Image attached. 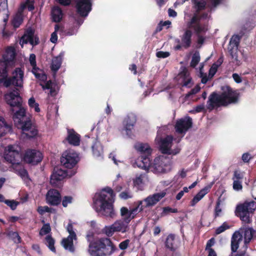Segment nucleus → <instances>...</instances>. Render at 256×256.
<instances>
[{
    "instance_id": "nucleus-57",
    "label": "nucleus",
    "mask_w": 256,
    "mask_h": 256,
    "mask_svg": "<svg viewBox=\"0 0 256 256\" xmlns=\"http://www.w3.org/2000/svg\"><path fill=\"white\" fill-rule=\"evenodd\" d=\"M130 240L128 239H126L122 242L119 244V248L122 250H124L126 249L129 245Z\"/></svg>"
},
{
    "instance_id": "nucleus-50",
    "label": "nucleus",
    "mask_w": 256,
    "mask_h": 256,
    "mask_svg": "<svg viewBox=\"0 0 256 256\" xmlns=\"http://www.w3.org/2000/svg\"><path fill=\"white\" fill-rule=\"evenodd\" d=\"M178 212L176 208H172L169 206L163 208V210L162 212V216H164L169 213H176Z\"/></svg>"
},
{
    "instance_id": "nucleus-43",
    "label": "nucleus",
    "mask_w": 256,
    "mask_h": 256,
    "mask_svg": "<svg viewBox=\"0 0 256 256\" xmlns=\"http://www.w3.org/2000/svg\"><path fill=\"white\" fill-rule=\"evenodd\" d=\"M51 231V228L50 224H45L43 225L42 228H41L39 234L40 236H44V234H46L50 233Z\"/></svg>"
},
{
    "instance_id": "nucleus-39",
    "label": "nucleus",
    "mask_w": 256,
    "mask_h": 256,
    "mask_svg": "<svg viewBox=\"0 0 256 256\" xmlns=\"http://www.w3.org/2000/svg\"><path fill=\"white\" fill-rule=\"evenodd\" d=\"M92 148L94 155L96 156H100L102 148L98 142H95L92 146Z\"/></svg>"
},
{
    "instance_id": "nucleus-17",
    "label": "nucleus",
    "mask_w": 256,
    "mask_h": 256,
    "mask_svg": "<svg viewBox=\"0 0 256 256\" xmlns=\"http://www.w3.org/2000/svg\"><path fill=\"white\" fill-rule=\"evenodd\" d=\"M46 202L52 206H57L62 201V196L60 192L56 189L52 188L48 190L46 194Z\"/></svg>"
},
{
    "instance_id": "nucleus-2",
    "label": "nucleus",
    "mask_w": 256,
    "mask_h": 256,
    "mask_svg": "<svg viewBox=\"0 0 256 256\" xmlns=\"http://www.w3.org/2000/svg\"><path fill=\"white\" fill-rule=\"evenodd\" d=\"M115 196L112 189L110 187H106L100 193L96 194L94 198V207L96 210L106 217L114 218L116 216L113 206Z\"/></svg>"
},
{
    "instance_id": "nucleus-26",
    "label": "nucleus",
    "mask_w": 256,
    "mask_h": 256,
    "mask_svg": "<svg viewBox=\"0 0 256 256\" xmlns=\"http://www.w3.org/2000/svg\"><path fill=\"white\" fill-rule=\"evenodd\" d=\"M144 208L142 206V201L138 202L137 206L130 210L129 216L124 218L125 222L128 224L132 219L134 218L137 214L143 210Z\"/></svg>"
},
{
    "instance_id": "nucleus-59",
    "label": "nucleus",
    "mask_w": 256,
    "mask_h": 256,
    "mask_svg": "<svg viewBox=\"0 0 256 256\" xmlns=\"http://www.w3.org/2000/svg\"><path fill=\"white\" fill-rule=\"evenodd\" d=\"M170 55V52H168L158 51L156 53V56L158 58H166Z\"/></svg>"
},
{
    "instance_id": "nucleus-41",
    "label": "nucleus",
    "mask_w": 256,
    "mask_h": 256,
    "mask_svg": "<svg viewBox=\"0 0 256 256\" xmlns=\"http://www.w3.org/2000/svg\"><path fill=\"white\" fill-rule=\"evenodd\" d=\"M193 28L198 35H200L202 32L204 33L208 30L206 26H202L200 24L194 25Z\"/></svg>"
},
{
    "instance_id": "nucleus-19",
    "label": "nucleus",
    "mask_w": 256,
    "mask_h": 256,
    "mask_svg": "<svg viewBox=\"0 0 256 256\" xmlns=\"http://www.w3.org/2000/svg\"><path fill=\"white\" fill-rule=\"evenodd\" d=\"M22 44L28 42L32 46H36L40 43L39 38L37 36H34V31L32 28L26 30L24 36L22 38Z\"/></svg>"
},
{
    "instance_id": "nucleus-22",
    "label": "nucleus",
    "mask_w": 256,
    "mask_h": 256,
    "mask_svg": "<svg viewBox=\"0 0 256 256\" xmlns=\"http://www.w3.org/2000/svg\"><path fill=\"white\" fill-rule=\"evenodd\" d=\"M192 32L190 29H186L183 34L180 36V41L182 42L184 48L188 49L190 47L192 44Z\"/></svg>"
},
{
    "instance_id": "nucleus-5",
    "label": "nucleus",
    "mask_w": 256,
    "mask_h": 256,
    "mask_svg": "<svg viewBox=\"0 0 256 256\" xmlns=\"http://www.w3.org/2000/svg\"><path fill=\"white\" fill-rule=\"evenodd\" d=\"M134 147L140 154V156L136 160L134 164L138 168L148 170L152 164L150 160L152 149L146 143L137 142L134 144Z\"/></svg>"
},
{
    "instance_id": "nucleus-15",
    "label": "nucleus",
    "mask_w": 256,
    "mask_h": 256,
    "mask_svg": "<svg viewBox=\"0 0 256 256\" xmlns=\"http://www.w3.org/2000/svg\"><path fill=\"white\" fill-rule=\"evenodd\" d=\"M166 195V192L164 191L150 195L142 200V206L144 208L153 206L164 198Z\"/></svg>"
},
{
    "instance_id": "nucleus-6",
    "label": "nucleus",
    "mask_w": 256,
    "mask_h": 256,
    "mask_svg": "<svg viewBox=\"0 0 256 256\" xmlns=\"http://www.w3.org/2000/svg\"><path fill=\"white\" fill-rule=\"evenodd\" d=\"M256 208V203L254 201H246L242 204L237 205L235 214L242 221L246 224H250L251 222L250 214L253 213Z\"/></svg>"
},
{
    "instance_id": "nucleus-8",
    "label": "nucleus",
    "mask_w": 256,
    "mask_h": 256,
    "mask_svg": "<svg viewBox=\"0 0 256 256\" xmlns=\"http://www.w3.org/2000/svg\"><path fill=\"white\" fill-rule=\"evenodd\" d=\"M80 160L78 154L72 150H66L60 158L62 164L68 168H73Z\"/></svg>"
},
{
    "instance_id": "nucleus-33",
    "label": "nucleus",
    "mask_w": 256,
    "mask_h": 256,
    "mask_svg": "<svg viewBox=\"0 0 256 256\" xmlns=\"http://www.w3.org/2000/svg\"><path fill=\"white\" fill-rule=\"evenodd\" d=\"M14 170L18 172V174L22 178H24L28 175L27 170L24 168L21 162L18 164L12 166Z\"/></svg>"
},
{
    "instance_id": "nucleus-49",
    "label": "nucleus",
    "mask_w": 256,
    "mask_h": 256,
    "mask_svg": "<svg viewBox=\"0 0 256 256\" xmlns=\"http://www.w3.org/2000/svg\"><path fill=\"white\" fill-rule=\"evenodd\" d=\"M4 203L10 206L12 210H16L18 204V202L14 200H6Z\"/></svg>"
},
{
    "instance_id": "nucleus-40",
    "label": "nucleus",
    "mask_w": 256,
    "mask_h": 256,
    "mask_svg": "<svg viewBox=\"0 0 256 256\" xmlns=\"http://www.w3.org/2000/svg\"><path fill=\"white\" fill-rule=\"evenodd\" d=\"M200 56L198 52H196L192 56L190 62V66L195 68L200 61Z\"/></svg>"
},
{
    "instance_id": "nucleus-45",
    "label": "nucleus",
    "mask_w": 256,
    "mask_h": 256,
    "mask_svg": "<svg viewBox=\"0 0 256 256\" xmlns=\"http://www.w3.org/2000/svg\"><path fill=\"white\" fill-rule=\"evenodd\" d=\"M29 61L34 70H40L39 68L36 66V56L34 54H30Z\"/></svg>"
},
{
    "instance_id": "nucleus-4",
    "label": "nucleus",
    "mask_w": 256,
    "mask_h": 256,
    "mask_svg": "<svg viewBox=\"0 0 256 256\" xmlns=\"http://www.w3.org/2000/svg\"><path fill=\"white\" fill-rule=\"evenodd\" d=\"M116 248L110 238H101L94 239L90 242L88 251L92 256H106L114 253Z\"/></svg>"
},
{
    "instance_id": "nucleus-47",
    "label": "nucleus",
    "mask_w": 256,
    "mask_h": 256,
    "mask_svg": "<svg viewBox=\"0 0 256 256\" xmlns=\"http://www.w3.org/2000/svg\"><path fill=\"white\" fill-rule=\"evenodd\" d=\"M244 178V174L240 170H234L232 176V180L242 181Z\"/></svg>"
},
{
    "instance_id": "nucleus-56",
    "label": "nucleus",
    "mask_w": 256,
    "mask_h": 256,
    "mask_svg": "<svg viewBox=\"0 0 256 256\" xmlns=\"http://www.w3.org/2000/svg\"><path fill=\"white\" fill-rule=\"evenodd\" d=\"M12 32L6 30V27H3L2 34L4 38H9L12 34Z\"/></svg>"
},
{
    "instance_id": "nucleus-14",
    "label": "nucleus",
    "mask_w": 256,
    "mask_h": 256,
    "mask_svg": "<svg viewBox=\"0 0 256 256\" xmlns=\"http://www.w3.org/2000/svg\"><path fill=\"white\" fill-rule=\"evenodd\" d=\"M192 118L188 116L184 118L178 120L175 124V129L178 133L185 134L192 127Z\"/></svg>"
},
{
    "instance_id": "nucleus-24",
    "label": "nucleus",
    "mask_w": 256,
    "mask_h": 256,
    "mask_svg": "<svg viewBox=\"0 0 256 256\" xmlns=\"http://www.w3.org/2000/svg\"><path fill=\"white\" fill-rule=\"evenodd\" d=\"M212 184L206 186L202 188L192 199L190 201V206H194L210 190Z\"/></svg>"
},
{
    "instance_id": "nucleus-16",
    "label": "nucleus",
    "mask_w": 256,
    "mask_h": 256,
    "mask_svg": "<svg viewBox=\"0 0 256 256\" xmlns=\"http://www.w3.org/2000/svg\"><path fill=\"white\" fill-rule=\"evenodd\" d=\"M224 102L223 100L221 94H220L216 92H212L208 97L207 102L208 108L212 110L215 108H218L221 106H224Z\"/></svg>"
},
{
    "instance_id": "nucleus-60",
    "label": "nucleus",
    "mask_w": 256,
    "mask_h": 256,
    "mask_svg": "<svg viewBox=\"0 0 256 256\" xmlns=\"http://www.w3.org/2000/svg\"><path fill=\"white\" fill-rule=\"evenodd\" d=\"M218 68L217 66H216L215 64H212V66L209 70L208 76H210V78H212L216 72Z\"/></svg>"
},
{
    "instance_id": "nucleus-62",
    "label": "nucleus",
    "mask_w": 256,
    "mask_h": 256,
    "mask_svg": "<svg viewBox=\"0 0 256 256\" xmlns=\"http://www.w3.org/2000/svg\"><path fill=\"white\" fill-rule=\"evenodd\" d=\"M120 197L123 200H128L132 198V196L128 191H124L120 194Z\"/></svg>"
},
{
    "instance_id": "nucleus-27",
    "label": "nucleus",
    "mask_w": 256,
    "mask_h": 256,
    "mask_svg": "<svg viewBox=\"0 0 256 256\" xmlns=\"http://www.w3.org/2000/svg\"><path fill=\"white\" fill-rule=\"evenodd\" d=\"M12 132L11 124H8L4 118L0 116V138L4 136L8 133Z\"/></svg>"
},
{
    "instance_id": "nucleus-42",
    "label": "nucleus",
    "mask_w": 256,
    "mask_h": 256,
    "mask_svg": "<svg viewBox=\"0 0 256 256\" xmlns=\"http://www.w3.org/2000/svg\"><path fill=\"white\" fill-rule=\"evenodd\" d=\"M240 37L238 35L233 36L230 40V44H234L236 48V50H238L240 42Z\"/></svg>"
},
{
    "instance_id": "nucleus-61",
    "label": "nucleus",
    "mask_w": 256,
    "mask_h": 256,
    "mask_svg": "<svg viewBox=\"0 0 256 256\" xmlns=\"http://www.w3.org/2000/svg\"><path fill=\"white\" fill-rule=\"evenodd\" d=\"M38 70H34L33 69L32 70V72L35 76L36 78L42 80H44V79H46V75L44 74H40V73H38L36 72Z\"/></svg>"
},
{
    "instance_id": "nucleus-52",
    "label": "nucleus",
    "mask_w": 256,
    "mask_h": 256,
    "mask_svg": "<svg viewBox=\"0 0 256 256\" xmlns=\"http://www.w3.org/2000/svg\"><path fill=\"white\" fill-rule=\"evenodd\" d=\"M233 184H232V188L233 189L236 191H239L242 190V181L240 180H233Z\"/></svg>"
},
{
    "instance_id": "nucleus-48",
    "label": "nucleus",
    "mask_w": 256,
    "mask_h": 256,
    "mask_svg": "<svg viewBox=\"0 0 256 256\" xmlns=\"http://www.w3.org/2000/svg\"><path fill=\"white\" fill-rule=\"evenodd\" d=\"M72 196H64L62 198L61 202L64 207L66 208L68 204H71L72 201Z\"/></svg>"
},
{
    "instance_id": "nucleus-3",
    "label": "nucleus",
    "mask_w": 256,
    "mask_h": 256,
    "mask_svg": "<svg viewBox=\"0 0 256 256\" xmlns=\"http://www.w3.org/2000/svg\"><path fill=\"white\" fill-rule=\"evenodd\" d=\"M16 126L22 130V134L30 139L36 138L38 133V126L32 116L26 114V108L16 110L12 115Z\"/></svg>"
},
{
    "instance_id": "nucleus-46",
    "label": "nucleus",
    "mask_w": 256,
    "mask_h": 256,
    "mask_svg": "<svg viewBox=\"0 0 256 256\" xmlns=\"http://www.w3.org/2000/svg\"><path fill=\"white\" fill-rule=\"evenodd\" d=\"M222 0H208V2H210L207 4V7L210 10H212L213 8H216L222 3Z\"/></svg>"
},
{
    "instance_id": "nucleus-38",
    "label": "nucleus",
    "mask_w": 256,
    "mask_h": 256,
    "mask_svg": "<svg viewBox=\"0 0 256 256\" xmlns=\"http://www.w3.org/2000/svg\"><path fill=\"white\" fill-rule=\"evenodd\" d=\"M201 20V17H200L198 14H195L190 19V21L188 23V27L189 28H194V24H200V22Z\"/></svg>"
},
{
    "instance_id": "nucleus-51",
    "label": "nucleus",
    "mask_w": 256,
    "mask_h": 256,
    "mask_svg": "<svg viewBox=\"0 0 256 256\" xmlns=\"http://www.w3.org/2000/svg\"><path fill=\"white\" fill-rule=\"evenodd\" d=\"M52 208L48 206H39L38 208L37 212L40 214H44L45 212H50Z\"/></svg>"
},
{
    "instance_id": "nucleus-30",
    "label": "nucleus",
    "mask_w": 256,
    "mask_h": 256,
    "mask_svg": "<svg viewBox=\"0 0 256 256\" xmlns=\"http://www.w3.org/2000/svg\"><path fill=\"white\" fill-rule=\"evenodd\" d=\"M179 76L182 78V86H188V84L192 82V78L190 76V74L186 68H184L179 74Z\"/></svg>"
},
{
    "instance_id": "nucleus-18",
    "label": "nucleus",
    "mask_w": 256,
    "mask_h": 256,
    "mask_svg": "<svg viewBox=\"0 0 256 256\" xmlns=\"http://www.w3.org/2000/svg\"><path fill=\"white\" fill-rule=\"evenodd\" d=\"M136 120V116L132 113L128 114L124 119L122 124L128 136L132 135Z\"/></svg>"
},
{
    "instance_id": "nucleus-64",
    "label": "nucleus",
    "mask_w": 256,
    "mask_h": 256,
    "mask_svg": "<svg viewBox=\"0 0 256 256\" xmlns=\"http://www.w3.org/2000/svg\"><path fill=\"white\" fill-rule=\"evenodd\" d=\"M251 158L252 157L248 152L244 153L242 156V159L244 162H248Z\"/></svg>"
},
{
    "instance_id": "nucleus-20",
    "label": "nucleus",
    "mask_w": 256,
    "mask_h": 256,
    "mask_svg": "<svg viewBox=\"0 0 256 256\" xmlns=\"http://www.w3.org/2000/svg\"><path fill=\"white\" fill-rule=\"evenodd\" d=\"M68 135L66 140L69 144L74 146H78L80 142V136L74 129L68 128Z\"/></svg>"
},
{
    "instance_id": "nucleus-31",
    "label": "nucleus",
    "mask_w": 256,
    "mask_h": 256,
    "mask_svg": "<svg viewBox=\"0 0 256 256\" xmlns=\"http://www.w3.org/2000/svg\"><path fill=\"white\" fill-rule=\"evenodd\" d=\"M76 238L68 236L67 238L62 239V244L66 250H68L71 252H74V247L73 240Z\"/></svg>"
},
{
    "instance_id": "nucleus-25",
    "label": "nucleus",
    "mask_w": 256,
    "mask_h": 256,
    "mask_svg": "<svg viewBox=\"0 0 256 256\" xmlns=\"http://www.w3.org/2000/svg\"><path fill=\"white\" fill-rule=\"evenodd\" d=\"M255 230L252 228L247 227L242 230L241 234H242V238H244V244L245 250L248 248V244L250 242L254 236Z\"/></svg>"
},
{
    "instance_id": "nucleus-44",
    "label": "nucleus",
    "mask_w": 256,
    "mask_h": 256,
    "mask_svg": "<svg viewBox=\"0 0 256 256\" xmlns=\"http://www.w3.org/2000/svg\"><path fill=\"white\" fill-rule=\"evenodd\" d=\"M230 228V226L226 222H224L220 226L218 227L215 230V234L218 235L219 234L226 230Z\"/></svg>"
},
{
    "instance_id": "nucleus-11",
    "label": "nucleus",
    "mask_w": 256,
    "mask_h": 256,
    "mask_svg": "<svg viewBox=\"0 0 256 256\" xmlns=\"http://www.w3.org/2000/svg\"><path fill=\"white\" fill-rule=\"evenodd\" d=\"M67 176L68 173L66 170L55 167L50 176V184L54 187L60 188L62 186V180Z\"/></svg>"
},
{
    "instance_id": "nucleus-37",
    "label": "nucleus",
    "mask_w": 256,
    "mask_h": 256,
    "mask_svg": "<svg viewBox=\"0 0 256 256\" xmlns=\"http://www.w3.org/2000/svg\"><path fill=\"white\" fill-rule=\"evenodd\" d=\"M8 235L15 243L21 242V238L17 232L10 231L8 232Z\"/></svg>"
},
{
    "instance_id": "nucleus-10",
    "label": "nucleus",
    "mask_w": 256,
    "mask_h": 256,
    "mask_svg": "<svg viewBox=\"0 0 256 256\" xmlns=\"http://www.w3.org/2000/svg\"><path fill=\"white\" fill-rule=\"evenodd\" d=\"M173 137L170 136H166L164 138H161L158 142L159 150L163 154H176L180 152V149L173 150H171Z\"/></svg>"
},
{
    "instance_id": "nucleus-53",
    "label": "nucleus",
    "mask_w": 256,
    "mask_h": 256,
    "mask_svg": "<svg viewBox=\"0 0 256 256\" xmlns=\"http://www.w3.org/2000/svg\"><path fill=\"white\" fill-rule=\"evenodd\" d=\"M104 233L108 236H111L116 231L114 228L112 224L109 226H106L104 228Z\"/></svg>"
},
{
    "instance_id": "nucleus-7",
    "label": "nucleus",
    "mask_w": 256,
    "mask_h": 256,
    "mask_svg": "<svg viewBox=\"0 0 256 256\" xmlns=\"http://www.w3.org/2000/svg\"><path fill=\"white\" fill-rule=\"evenodd\" d=\"M21 148L17 144H10L6 147L4 152V158L12 166L21 162L22 156Z\"/></svg>"
},
{
    "instance_id": "nucleus-58",
    "label": "nucleus",
    "mask_w": 256,
    "mask_h": 256,
    "mask_svg": "<svg viewBox=\"0 0 256 256\" xmlns=\"http://www.w3.org/2000/svg\"><path fill=\"white\" fill-rule=\"evenodd\" d=\"M66 230L70 234L68 236H73V238L76 237V234L73 230V226L72 224L70 223L68 224Z\"/></svg>"
},
{
    "instance_id": "nucleus-28",
    "label": "nucleus",
    "mask_w": 256,
    "mask_h": 256,
    "mask_svg": "<svg viewBox=\"0 0 256 256\" xmlns=\"http://www.w3.org/2000/svg\"><path fill=\"white\" fill-rule=\"evenodd\" d=\"M62 11L60 8L54 6L52 8L51 16L52 20L55 22H59L62 18Z\"/></svg>"
},
{
    "instance_id": "nucleus-23",
    "label": "nucleus",
    "mask_w": 256,
    "mask_h": 256,
    "mask_svg": "<svg viewBox=\"0 0 256 256\" xmlns=\"http://www.w3.org/2000/svg\"><path fill=\"white\" fill-rule=\"evenodd\" d=\"M242 234L239 231L235 232L231 238V250L232 253L237 251L240 242L242 241Z\"/></svg>"
},
{
    "instance_id": "nucleus-35",
    "label": "nucleus",
    "mask_w": 256,
    "mask_h": 256,
    "mask_svg": "<svg viewBox=\"0 0 256 256\" xmlns=\"http://www.w3.org/2000/svg\"><path fill=\"white\" fill-rule=\"evenodd\" d=\"M46 244L49 249L52 252H56V250L54 247L55 240L51 235H48L45 238Z\"/></svg>"
},
{
    "instance_id": "nucleus-32",
    "label": "nucleus",
    "mask_w": 256,
    "mask_h": 256,
    "mask_svg": "<svg viewBox=\"0 0 256 256\" xmlns=\"http://www.w3.org/2000/svg\"><path fill=\"white\" fill-rule=\"evenodd\" d=\"M127 224L124 220H118L112 224L116 232H125L127 228Z\"/></svg>"
},
{
    "instance_id": "nucleus-36",
    "label": "nucleus",
    "mask_w": 256,
    "mask_h": 256,
    "mask_svg": "<svg viewBox=\"0 0 256 256\" xmlns=\"http://www.w3.org/2000/svg\"><path fill=\"white\" fill-rule=\"evenodd\" d=\"M196 13L198 14L200 11L204 10L206 8V2L204 0H200L194 4Z\"/></svg>"
},
{
    "instance_id": "nucleus-21",
    "label": "nucleus",
    "mask_w": 256,
    "mask_h": 256,
    "mask_svg": "<svg viewBox=\"0 0 256 256\" xmlns=\"http://www.w3.org/2000/svg\"><path fill=\"white\" fill-rule=\"evenodd\" d=\"M180 244V240L176 238L175 235L174 234H168L165 242L166 247L172 252L178 249Z\"/></svg>"
},
{
    "instance_id": "nucleus-29",
    "label": "nucleus",
    "mask_w": 256,
    "mask_h": 256,
    "mask_svg": "<svg viewBox=\"0 0 256 256\" xmlns=\"http://www.w3.org/2000/svg\"><path fill=\"white\" fill-rule=\"evenodd\" d=\"M62 56L63 54L60 53L58 56L54 58L52 60L50 69L54 74L56 73L61 66Z\"/></svg>"
},
{
    "instance_id": "nucleus-9",
    "label": "nucleus",
    "mask_w": 256,
    "mask_h": 256,
    "mask_svg": "<svg viewBox=\"0 0 256 256\" xmlns=\"http://www.w3.org/2000/svg\"><path fill=\"white\" fill-rule=\"evenodd\" d=\"M222 90L221 94L224 102V106L238 102L240 94L236 90H234L228 86H222Z\"/></svg>"
},
{
    "instance_id": "nucleus-12",
    "label": "nucleus",
    "mask_w": 256,
    "mask_h": 256,
    "mask_svg": "<svg viewBox=\"0 0 256 256\" xmlns=\"http://www.w3.org/2000/svg\"><path fill=\"white\" fill-rule=\"evenodd\" d=\"M76 12L81 17H86L92 10V0H74Z\"/></svg>"
},
{
    "instance_id": "nucleus-55",
    "label": "nucleus",
    "mask_w": 256,
    "mask_h": 256,
    "mask_svg": "<svg viewBox=\"0 0 256 256\" xmlns=\"http://www.w3.org/2000/svg\"><path fill=\"white\" fill-rule=\"evenodd\" d=\"M222 210L221 208H220V203L219 202H216V206H215L214 208V216L216 218L220 216V214L222 212Z\"/></svg>"
},
{
    "instance_id": "nucleus-1",
    "label": "nucleus",
    "mask_w": 256,
    "mask_h": 256,
    "mask_svg": "<svg viewBox=\"0 0 256 256\" xmlns=\"http://www.w3.org/2000/svg\"><path fill=\"white\" fill-rule=\"evenodd\" d=\"M16 53L14 46H8L2 60H0V85L3 84L6 88L13 85L16 86L12 90L4 94L6 104L11 107L12 116L16 110L24 108L22 106V99L20 96L18 88L23 86L24 71L21 68H16L12 72V76L8 78L9 70L14 66Z\"/></svg>"
},
{
    "instance_id": "nucleus-34",
    "label": "nucleus",
    "mask_w": 256,
    "mask_h": 256,
    "mask_svg": "<svg viewBox=\"0 0 256 256\" xmlns=\"http://www.w3.org/2000/svg\"><path fill=\"white\" fill-rule=\"evenodd\" d=\"M22 22L23 16H20L19 14H16L12 20V24L16 30V28L20 27Z\"/></svg>"
},
{
    "instance_id": "nucleus-63",
    "label": "nucleus",
    "mask_w": 256,
    "mask_h": 256,
    "mask_svg": "<svg viewBox=\"0 0 256 256\" xmlns=\"http://www.w3.org/2000/svg\"><path fill=\"white\" fill-rule=\"evenodd\" d=\"M130 210L126 207H122L120 208V214L122 216L126 218V216H129Z\"/></svg>"
},
{
    "instance_id": "nucleus-13",
    "label": "nucleus",
    "mask_w": 256,
    "mask_h": 256,
    "mask_svg": "<svg viewBox=\"0 0 256 256\" xmlns=\"http://www.w3.org/2000/svg\"><path fill=\"white\" fill-rule=\"evenodd\" d=\"M42 154L35 150H27L24 156V160L28 164L33 165L37 164L42 160Z\"/></svg>"
},
{
    "instance_id": "nucleus-54",
    "label": "nucleus",
    "mask_w": 256,
    "mask_h": 256,
    "mask_svg": "<svg viewBox=\"0 0 256 256\" xmlns=\"http://www.w3.org/2000/svg\"><path fill=\"white\" fill-rule=\"evenodd\" d=\"M200 90V87L197 84L193 88H192L186 94V97L188 98L190 96L197 94Z\"/></svg>"
}]
</instances>
